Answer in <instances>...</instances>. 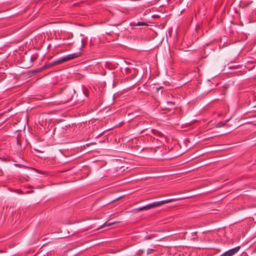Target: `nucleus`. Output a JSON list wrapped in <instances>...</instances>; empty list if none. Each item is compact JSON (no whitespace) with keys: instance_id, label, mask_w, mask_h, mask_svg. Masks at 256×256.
I'll return each mask as SVG.
<instances>
[{"instance_id":"1","label":"nucleus","mask_w":256,"mask_h":256,"mask_svg":"<svg viewBox=\"0 0 256 256\" xmlns=\"http://www.w3.org/2000/svg\"><path fill=\"white\" fill-rule=\"evenodd\" d=\"M81 56V52H76L74 54H68L66 56H64L62 58H60V59L54 62L52 64V66H55L58 64H60L64 62L68 61L71 60L72 59L76 58Z\"/></svg>"},{"instance_id":"14","label":"nucleus","mask_w":256,"mask_h":256,"mask_svg":"<svg viewBox=\"0 0 256 256\" xmlns=\"http://www.w3.org/2000/svg\"><path fill=\"white\" fill-rule=\"evenodd\" d=\"M148 250L151 252L152 251H153V250L152 249H149Z\"/></svg>"},{"instance_id":"4","label":"nucleus","mask_w":256,"mask_h":256,"mask_svg":"<svg viewBox=\"0 0 256 256\" xmlns=\"http://www.w3.org/2000/svg\"><path fill=\"white\" fill-rule=\"evenodd\" d=\"M174 200V198L163 200L164 204L168 203V202H173Z\"/></svg>"},{"instance_id":"8","label":"nucleus","mask_w":256,"mask_h":256,"mask_svg":"<svg viewBox=\"0 0 256 256\" xmlns=\"http://www.w3.org/2000/svg\"><path fill=\"white\" fill-rule=\"evenodd\" d=\"M144 210L143 206L137 208L135 209L134 210H136V212H138V211H141V210Z\"/></svg>"},{"instance_id":"12","label":"nucleus","mask_w":256,"mask_h":256,"mask_svg":"<svg viewBox=\"0 0 256 256\" xmlns=\"http://www.w3.org/2000/svg\"><path fill=\"white\" fill-rule=\"evenodd\" d=\"M152 18H157V16L156 15H154V16H152Z\"/></svg>"},{"instance_id":"5","label":"nucleus","mask_w":256,"mask_h":256,"mask_svg":"<svg viewBox=\"0 0 256 256\" xmlns=\"http://www.w3.org/2000/svg\"><path fill=\"white\" fill-rule=\"evenodd\" d=\"M118 222H110V223H108V224L107 223H105L104 224V225L105 226H111L112 224H118Z\"/></svg>"},{"instance_id":"13","label":"nucleus","mask_w":256,"mask_h":256,"mask_svg":"<svg viewBox=\"0 0 256 256\" xmlns=\"http://www.w3.org/2000/svg\"><path fill=\"white\" fill-rule=\"evenodd\" d=\"M168 103H170V104H174V103L173 102H168Z\"/></svg>"},{"instance_id":"2","label":"nucleus","mask_w":256,"mask_h":256,"mask_svg":"<svg viewBox=\"0 0 256 256\" xmlns=\"http://www.w3.org/2000/svg\"><path fill=\"white\" fill-rule=\"evenodd\" d=\"M131 26H148V24L144 22H138L136 24H130Z\"/></svg>"},{"instance_id":"9","label":"nucleus","mask_w":256,"mask_h":256,"mask_svg":"<svg viewBox=\"0 0 256 256\" xmlns=\"http://www.w3.org/2000/svg\"><path fill=\"white\" fill-rule=\"evenodd\" d=\"M146 206L148 210L152 208V206L151 204H150Z\"/></svg>"},{"instance_id":"16","label":"nucleus","mask_w":256,"mask_h":256,"mask_svg":"<svg viewBox=\"0 0 256 256\" xmlns=\"http://www.w3.org/2000/svg\"><path fill=\"white\" fill-rule=\"evenodd\" d=\"M254 125H255V126H256V124H254Z\"/></svg>"},{"instance_id":"7","label":"nucleus","mask_w":256,"mask_h":256,"mask_svg":"<svg viewBox=\"0 0 256 256\" xmlns=\"http://www.w3.org/2000/svg\"><path fill=\"white\" fill-rule=\"evenodd\" d=\"M153 238H154L153 236H147L146 237H144V240H150V239H152Z\"/></svg>"},{"instance_id":"3","label":"nucleus","mask_w":256,"mask_h":256,"mask_svg":"<svg viewBox=\"0 0 256 256\" xmlns=\"http://www.w3.org/2000/svg\"><path fill=\"white\" fill-rule=\"evenodd\" d=\"M228 122V120H226L225 122H219L216 124V128H220V127L224 126H225L226 124V123Z\"/></svg>"},{"instance_id":"6","label":"nucleus","mask_w":256,"mask_h":256,"mask_svg":"<svg viewBox=\"0 0 256 256\" xmlns=\"http://www.w3.org/2000/svg\"><path fill=\"white\" fill-rule=\"evenodd\" d=\"M151 204H152V208L157 207V206H159V204H159L158 203V202H154L152 203H151Z\"/></svg>"},{"instance_id":"11","label":"nucleus","mask_w":256,"mask_h":256,"mask_svg":"<svg viewBox=\"0 0 256 256\" xmlns=\"http://www.w3.org/2000/svg\"><path fill=\"white\" fill-rule=\"evenodd\" d=\"M143 208H144V210H148V208H147V206H144Z\"/></svg>"},{"instance_id":"10","label":"nucleus","mask_w":256,"mask_h":256,"mask_svg":"<svg viewBox=\"0 0 256 256\" xmlns=\"http://www.w3.org/2000/svg\"><path fill=\"white\" fill-rule=\"evenodd\" d=\"M158 203L159 204V206L162 205V204H164V202L163 200H161V201H160V202H158Z\"/></svg>"},{"instance_id":"15","label":"nucleus","mask_w":256,"mask_h":256,"mask_svg":"<svg viewBox=\"0 0 256 256\" xmlns=\"http://www.w3.org/2000/svg\"><path fill=\"white\" fill-rule=\"evenodd\" d=\"M36 58L34 56V58H33V60H35Z\"/></svg>"}]
</instances>
